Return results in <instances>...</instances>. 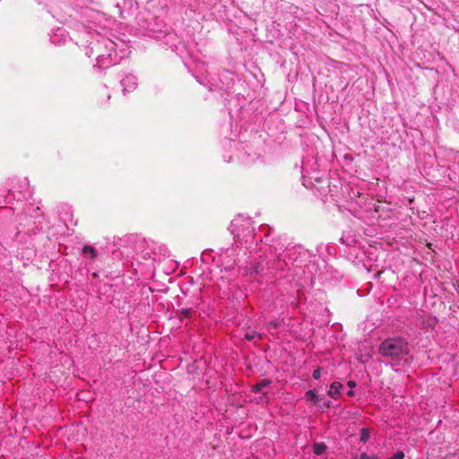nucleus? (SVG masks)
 <instances>
[{"mask_svg":"<svg viewBox=\"0 0 459 459\" xmlns=\"http://www.w3.org/2000/svg\"><path fill=\"white\" fill-rule=\"evenodd\" d=\"M342 389H343V385L340 382L334 381L330 385L327 394L330 397H332L333 399H338Z\"/></svg>","mask_w":459,"mask_h":459,"instance_id":"4468645a","label":"nucleus"},{"mask_svg":"<svg viewBox=\"0 0 459 459\" xmlns=\"http://www.w3.org/2000/svg\"><path fill=\"white\" fill-rule=\"evenodd\" d=\"M257 335L258 333L255 331H252L245 334V339L247 341H253Z\"/></svg>","mask_w":459,"mask_h":459,"instance_id":"4be33fe9","label":"nucleus"},{"mask_svg":"<svg viewBox=\"0 0 459 459\" xmlns=\"http://www.w3.org/2000/svg\"><path fill=\"white\" fill-rule=\"evenodd\" d=\"M305 397L307 401H310L315 404H317L319 402V398H318L317 394L313 390H308L306 393Z\"/></svg>","mask_w":459,"mask_h":459,"instance_id":"a211bd4d","label":"nucleus"},{"mask_svg":"<svg viewBox=\"0 0 459 459\" xmlns=\"http://www.w3.org/2000/svg\"><path fill=\"white\" fill-rule=\"evenodd\" d=\"M404 458V453L403 451H397L393 456L389 457L388 459H403Z\"/></svg>","mask_w":459,"mask_h":459,"instance_id":"5701e85b","label":"nucleus"},{"mask_svg":"<svg viewBox=\"0 0 459 459\" xmlns=\"http://www.w3.org/2000/svg\"><path fill=\"white\" fill-rule=\"evenodd\" d=\"M192 308H182L176 311L177 316L179 320H182L183 318H190L192 316Z\"/></svg>","mask_w":459,"mask_h":459,"instance_id":"f3484780","label":"nucleus"},{"mask_svg":"<svg viewBox=\"0 0 459 459\" xmlns=\"http://www.w3.org/2000/svg\"><path fill=\"white\" fill-rule=\"evenodd\" d=\"M97 52V62L95 67L104 70L119 63L126 56L125 50L117 51V44L108 39H102L95 45Z\"/></svg>","mask_w":459,"mask_h":459,"instance_id":"f03ea898","label":"nucleus"},{"mask_svg":"<svg viewBox=\"0 0 459 459\" xmlns=\"http://www.w3.org/2000/svg\"><path fill=\"white\" fill-rule=\"evenodd\" d=\"M359 440L362 443H367L370 437V431L368 429L363 428L359 430Z\"/></svg>","mask_w":459,"mask_h":459,"instance_id":"6ab92c4d","label":"nucleus"},{"mask_svg":"<svg viewBox=\"0 0 459 459\" xmlns=\"http://www.w3.org/2000/svg\"><path fill=\"white\" fill-rule=\"evenodd\" d=\"M124 93L134 91L138 85L137 77L133 74H126L120 81Z\"/></svg>","mask_w":459,"mask_h":459,"instance_id":"9d476101","label":"nucleus"},{"mask_svg":"<svg viewBox=\"0 0 459 459\" xmlns=\"http://www.w3.org/2000/svg\"><path fill=\"white\" fill-rule=\"evenodd\" d=\"M438 323V319L435 316H431L429 314H424L420 316V320L419 323V327L424 332H429L433 330L437 324Z\"/></svg>","mask_w":459,"mask_h":459,"instance_id":"1a4fd4ad","label":"nucleus"},{"mask_svg":"<svg viewBox=\"0 0 459 459\" xmlns=\"http://www.w3.org/2000/svg\"><path fill=\"white\" fill-rule=\"evenodd\" d=\"M271 384V380L269 379H263L256 383L253 387L252 391L255 393H260L262 392L265 387H267Z\"/></svg>","mask_w":459,"mask_h":459,"instance_id":"2eb2a0df","label":"nucleus"},{"mask_svg":"<svg viewBox=\"0 0 459 459\" xmlns=\"http://www.w3.org/2000/svg\"><path fill=\"white\" fill-rule=\"evenodd\" d=\"M281 325V320L273 319L267 323L269 329H278Z\"/></svg>","mask_w":459,"mask_h":459,"instance_id":"aec40b11","label":"nucleus"},{"mask_svg":"<svg viewBox=\"0 0 459 459\" xmlns=\"http://www.w3.org/2000/svg\"><path fill=\"white\" fill-rule=\"evenodd\" d=\"M330 406H331V402L330 401H325L324 402V407L329 408Z\"/></svg>","mask_w":459,"mask_h":459,"instance_id":"bb28decb","label":"nucleus"},{"mask_svg":"<svg viewBox=\"0 0 459 459\" xmlns=\"http://www.w3.org/2000/svg\"><path fill=\"white\" fill-rule=\"evenodd\" d=\"M354 459H377V456H369L367 453H361L359 455H356Z\"/></svg>","mask_w":459,"mask_h":459,"instance_id":"412c9836","label":"nucleus"},{"mask_svg":"<svg viewBox=\"0 0 459 459\" xmlns=\"http://www.w3.org/2000/svg\"><path fill=\"white\" fill-rule=\"evenodd\" d=\"M326 449H327V446L323 442L315 443L313 445V452L316 455H324L325 453Z\"/></svg>","mask_w":459,"mask_h":459,"instance_id":"dca6fc26","label":"nucleus"},{"mask_svg":"<svg viewBox=\"0 0 459 459\" xmlns=\"http://www.w3.org/2000/svg\"><path fill=\"white\" fill-rule=\"evenodd\" d=\"M10 195H11V191H9V194H8L7 196H4V199L3 201L4 204H11L12 203L11 198L9 196Z\"/></svg>","mask_w":459,"mask_h":459,"instance_id":"393cba45","label":"nucleus"},{"mask_svg":"<svg viewBox=\"0 0 459 459\" xmlns=\"http://www.w3.org/2000/svg\"><path fill=\"white\" fill-rule=\"evenodd\" d=\"M230 229L236 242L245 245L247 249L251 248V246L255 242V247L254 249H258L257 240L263 236V233L259 231L255 233V228L252 225L251 219L236 218L231 221Z\"/></svg>","mask_w":459,"mask_h":459,"instance_id":"20e7f679","label":"nucleus"},{"mask_svg":"<svg viewBox=\"0 0 459 459\" xmlns=\"http://www.w3.org/2000/svg\"><path fill=\"white\" fill-rule=\"evenodd\" d=\"M259 232L263 233V236L259 238L262 245L257 249L262 253L259 257L265 256L269 269L285 271L288 268V262L286 259H282V255L289 246L287 239L282 237L271 238V228L268 225L261 226Z\"/></svg>","mask_w":459,"mask_h":459,"instance_id":"f257e3e1","label":"nucleus"},{"mask_svg":"<svg viewBox=\"0 0 459 459\" xmlns=\"http://www.w3.org/2000/svg\"><path fill=\"white\" fill-rule=\"evenodd\" d=\"M263 261H255L250 264V266H247L245 268V273L249 276H254L257 274H262L265 268H267L268 271H270L271 273H275V270H271L268 268L266 264V259L265 256H263Z\"/></svg>","mask_w":459,"mask_h":459,"instance_id":"6e6552de","label":"nucleus"},{"mask_svg":"<svg viewBox=\"0 0 459 459\" xmlns=\"http://www.w3.org/2000/svg\"><path fill=\"white\" fill-rule=\"evenodd\" d=\"M348 385H349V387H351V389H352L353 387L356 386V383L354 381L351 380L348 382Z\"/></svg>","mask_w":459,"mask_h":459,"instance_id":"a878e982","label":"nucleus"},{"mask_svg":"<svg viewBox=\"0 0 459 459\" xmlns=\"http://www.w3.org/2000/svg\"><path fill=\"white\" fill-rule=\"evenodd\" d=\"M347 395L351 397L354 396V392L352 391V389L347 392Z\"/></svg>","mask_w":459,"mask_h":459,"instance_id":"cd10ccee","label":"nucleus"},{"mask_svg":"<svg viewBox=\"0 0 459 459\" xmlns=\"http://www.w3.org/2000/svg\"><path fill=\"white\" fill-rule=\"evenodd\" d=\"M313 378L316 380H319L321 377V368H317L313 371Z\"/></svg>","mask_w":459,"mask_h":459,"instance_id":"b1692460","label":"nucleus"},{"mask_svg":"<svg viewBox=\"0 0 459 459\" xmlns=\"http://www.w3.org/2000/svg\"><path fill=\"white\" fill-rule=\"evenodd\" d=\"M125 241H126L129 244H135L134 250L135 252H138L141 250L143 253V250L142 248L144 245V239L138 235H129L126 238Z\"/></svg>","mask_w":459,"mask_h":459,"instance_id":"f8f14e48","label":"nucleus"},{"mask_svg":"<svg viewBox=\"0 0 459 459\" xmlns=\"http://www.w3.org/2000/svg\"><path fill=\"white\" fill-rule=\"evenodd\" d=\"M310 253L301 246H293L290 247L288 246L286 251L282 255V259H286L288 266L290 264H296V266H301V264L310 257Z\"/></svg>","mask_w":459,"mask_h":459,"instance_id":"39448f33","label":"nucleus"},{"mask_svg":"<svg viewBox=\"0 0 459 459\" xmlns=\"http://www.w3.org/2000/svg\"><path fill=\"white\" fill-rule=\"evenodd\" d=\"M208 83L209 91H217L223 90L224 88H228L230 84L231 79L229 78V72L222 71L221 74L218 75L215 74H208V78H206Z\"/></svg>","mask_w":459,"mask_h":459,"instance_id":"423d86ee","label":"nucleus"},{"mask_svg":"<svg viewBox=\"0 0 459 459\" xmlns=\"http://www.w3.org/2000/svg\"><path fill=\"white\" fill-rule=\"evenodd\" d=\"M235 248H228L219 256V262L226 270H232L238 264V259L235 258Z\"/></svg>","mask_w":459,"mask_h":459,"instance_id":"0eeeda50","label":"nucleus"},{"mask_svg":"<svg viewBox=\"0 0 459 459\" xmlns=\"http://www.w3.org/2000/svg\"><path fill=\"white\" fill-rule=\"evenodd\" d=\"M147 256H148V257H150V254H149L148 252H146V253H143V257L144 259H146V258H147Z\"/></svg>","mask_w":459,"mask_h":459,"instance_id":"c85d7f7f","label":"nucleus"},{"mask_svg":"<svg viewBox=\"0 0 459 459\" xmlns=\"http://www.w3.org/2000/svg\"><path fill=\"white\" fill-rule=\"evenodd\" d=\"M276 299L277 301L281 300L286 303L284 307L281 306V313H283L284 310L288 308L289 305H290L293 307H297L299 305L298 299L294 295H281V297H278Z\"/></svg>","mask_w":459,"mask_h":459,"instance_id":"9b49d317","label":"nucleus"},{"mask_svg":"<svg viewBox=\"0 0 459 459\" xmlns=\"http://www.w3.org/2000/svg\"><path fill=\"white\" fill-rule=\"evenodd\" d=\"M92 276H93V277H97V276H98V273H92Z\"/></svg>","mask_w":459,"mask_h":459,"instance_id":"c756f323","label":"nucleus"},{"mask_svg":"<svg viewBox=\"0 0 459 459\" xmlns=\"http://www.w3.org/2000/svg\"><path fill=\"white\" fill-rule=\"evenodd\" d=\"M82 255L83 258L91 262L98 256L99 252L92 246L85 245L82 249Z\"/></svg>","mask_w":459,"mask_h":459,"instance_id":"ddd939ff","label":"nucleus"},{"mask_svg":"<svg viewBox=\"0 0 459 459\" xmlns=\"http://www.w3.org/2000/svg\"><path fill=\"white\" fill-rule=\"evenodd\" d=\"M410 351L408 341L402 336L388 337L378 346V353L385 359L399 365Z\"/></svg>","mask_w":459,"mask_h":459,"instance_id":"7ed1b4c3","label":"nucleus"}]
</instances>
